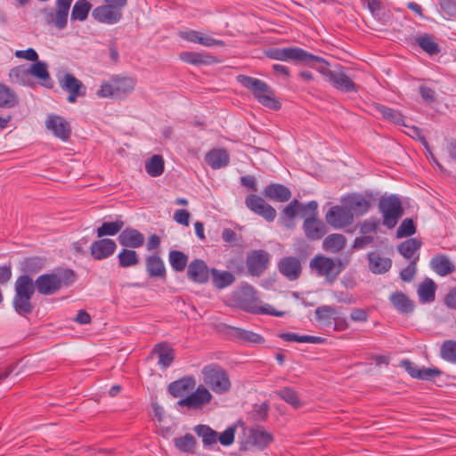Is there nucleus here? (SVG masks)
I'll use <instances>...</instances> for the list:
<instances>
[{
  "mask_svg": "<svg viewBox=\"0 0 456 456\" xmlns=\"http://www.w3.org/2000/svg\"><path fill=\"white\" fill-rule=\"evenodd\" d=\"M234 298L238 305L252 314H263L273 316H283L284 312L276 311L268 304H263L257 296L256 290L250 285H244L234 292Z\"/></svg>",
  "mask_w": 456,
  "mask_h": 456,
  "instance_id": "obj_1",
  "label": "nucleus"
},
{
  "mask_svg": "<svg viewBox=\"0 0 456 456\" xmlns=\"http://www.w3.org/2000/svg\"><path fill=\"white\" fill-rule=\"evenodd\" d=\"M136 84L134 77L115 75L101 85L96 94L101 98L124 100L134 92Z\"/></svg>",
  "mask_w": 456,
  "mask_h": 456,
  "instance_id": "obj_2",
  "label": "nucleus"
},
{
  "mask_svg": "<svg viewBox=\"0 0 456 456\" xmlns=\"http://www.w3.org/2000/svg\"><path fill=\"white\" fill-rule=\"evenodd\" d=\"M237 80L250 90L255 98L265 107L274 110L281 108V103L276 99L274 92L265 82L245 75L238 76Z\"/></svg>",
  "mask_w": 456,
  "mask_h": 456,
  "instance_id": "obj_3",
  "label": "nucleus"
},
{
  "mask_svg": "<svg viewBox=\"0 0 456 456\" xmlns=\"http://www.w3.org/2000/svg\"><path fill=\"white\" fill-rule=\"evenodd\" d=\"M204 386L217 395L228 393L232 383L227 371L216 363H210L201 369Z\"/></svg>",
  "mask_w": 456,
  "mask_h": 456,
  "instance_id": "obj_4",
  "label": "nucleus"
},
{
  "mask_svg": "<svg viewBox=\"0 0 456 456\" xmlns=\"http://www.w3.org/2000/svg\"><path fill=\"white\" fill-rule=\"evenodd\" d=\"M12 305L15 312L20 315L30 314L33 310L31 298L35 293L33 280L28 275H20L15 281Z\"/></svg>",
  "mask_w": 456,
  "mask_h": 456,
  "instance_id": "obj_5",
  "label": "nucleus"
},
{
  "mask_svg": "<svg viewBox=\"0 0 456 456\" xmlns=\"http://www.w3.org/2000/svg\"><path fill=\"white\" fill-rule=\"evenodd\" d=\"M316 61L322 64L320 66H314V68L336 89L344 93L356 91L355 84L344 73L342 67L337 66L335 69H330L323 59L322 61Z\"/></svg>",
  "mask_w": 456,
  "mask_h": 456,
  "instance_id": "obj_6",
  "label": "nucleus"
},
{
  "mask_svg": "<svg viewBox=\"0 0 456 456\" xmlns=\"http://www.w3.org/2000/svg\"><path fill=\"white\" fill-rule=\"evenodd\" d=\"M71 276H74L71 271L42 274L35 281L34 287L42 295H53L63 285H68L65 280Z\"/></svg>",
  "mask_w": 456,
  "mask_h": 456,
  "instance_id": "obj_7",
  "label": "nucleus"
},
{
  "mask_svg": "<svg viewBox=\"0 0 456 456\" xmlns=\"http://www.w3.org/2000/svg\"><path fill=\"white\" fill-rule=\"evenodd\" d=\"M379 207L383 216V224L389 229L394 228L403 213L400 200L395 195L382 198Z\"/></svg>",
  "mask_w": 456,
  "mask_h": 456,
  "instance_id": "obj_8",
  "label": "nucleus"
},
{
  "mask_svg": "<svg viewBox=\"0 0 456 456\" xmlns=\"http://www.w3.org/2000/svg\"><path fill=\"white\" fill-rule=\"evenodd\" d=\"M267 54L271 59L281 61H295L311 63L314 61H322V58L313 55L299 47L272 49Z\"/></svg>",
  "mask_w": 456,
  "mask_h": 456,
  "instance_id": "obj_9",
  "label": "nucleus"
},
{
  "mask_svg": "<svg viewBox=\"0 0 456 456\" xmlns=\"http://www.w3.org/2000/svg\"><path fill=\"white\" fill-rule=\"evenodd\" d=\"M310 267L319 276L324 277L328 281H333L342 271L340 262L324 256H316L310 262Z\"/></svg>",
  "mask_w": 456,
  "mask_h": 456,
  "instance_id": "obj_10",
  "label": "nucleus"
},
{
  "mask_svg": "<svg viewBox=\"0 0 456 456\" xmlns=\"http://www.w3.org/2000/svg\"><path fill=\"white\" fill-rule=\"evenodd\" d=\"M213 400L211 391L204 385H200L194 391L178 401V405L188 409L200 410L208 405Z\"/></svg>",
  "mask_w": 456,
  "mask_h": 456,
  "instance_id": "obj_11",
  "label": "nucleus"
},
{
  "mask_svg": "<svg viewBox=\"0 0 456 456\" xmlns=\"http://www.w3.org/2000/svg\"><path fill=\"white\" fill-rule=\"evenodd\" d=\"M326 222L336 229L348 226L354 221V215L347 207H331L325 216Z\"/></svg>",
  "mask_w": 456,
  "mask_h": 456,
  "instance_id": "obj_12",
  "label": "nucleus"
},
{
  "mask_svg": "<svg viewBox=\"0 0 456 456\" xmlns=\"http://www.w3.org/2000/svg\"><path fill=\"white\" fill-rule=\"evenodd\" d=\"M245 204L248 209L262 216L267 222H273L276 217L275 209L256 194L248 195L245 200Z\"/></svg>",
  "mask_w": 456,
  "mask_h": 456,
  "instance_id": "obj_13",
  "label": "nucleus"
},
{
  "mask_svg": "<svg viewBox=\"0 0 456 456\" xmlns=\"http://www.w3.org/2000/svg\"><path fill=\"white\" fill-rule=\"evenodd\" d=\"M92 16L99 22L113 25L121 20L122 11L110 4H105L94 8Z\"/></svg>",
  "mask_w": 456,
  "mask_h": 456,
  "instance_id": "obj_14",
  "label": "nucleus"
},
{
  "mask_svg": "<svg viewBox=\"0 0 456 456\" xmlns=\"http://www.w3.org/2000/svg\"><path fill=\"white\" fill-rule=\"evenodd\" d=\"M269 254L264 250H254L248 255L247 267L253 276H259L268 266Z\"/></svg>",
  "mask_w": 456,
  "mask_h": 456,
  "instance_id": "obj_15",
  "label": "nucleus"
},
{
  "mask_svg": "<svg viewBox=\"0 0 456 456\" xmlns=\"http://www.w3.org/2000/svg\"><path fill=\"white\" fill-rule=\"evenodd\" d=\"M245 435L247 436L246 444L258 449L265 448L273 439L272 434L262 427L246 429Z\"/></svg>",
  "mask_w": 456,
  "mask_h": 456,
  "instance_id": "obj_16",
  "label": "nucleus"
},
{
  "mask_svg": "<svg viewBox=\"0 0 456 456\" xmlns=\"http://www.w3.org/2000/svg\"><path fill=\"white\" fill-rule=\"evenodd\" d=\"M196 379L192 376L183 377L168 386V392L175 398H184L196 387Z\"/></svg>",
  "mask_w": 456,
  "mask_h": 456,
  "instance_id": "obj_17",
  "label": "nucleus"
},
{
  "mask_svg": "<svg viewBox=\"0 0 456 456\" xmlns=\"http://www.w3.org/2000/svg\"><path fill=\"white\" fill-rule=\"evenodd\" d=\"M45 126L54 136L62 141H66L69 137L70 126L69 122L61 116L50 115L45 121Z\"/></svg>",
  "mask_w": 456,
  "mask_h": 456,
  "instance_id": "obj_18",
  "label": "nucleus"
},
{
  "mask_svg": "<svg viewBox=\"0 0 456 456\" xmlns=\"http://www.w3.org/2000/svg\"><path fill=\"white\" fill-rule=\"evenodd\" d=\"M117 248L115 241L111 239H100L92 243L91 256L95 260H102L112 256Z\"/></svg>",
  "mask_w": 456,
  "mask_h": 456,
  "instance_id": "obj_19",
  "label": "nucleus"
},
{
  "mask_svg": "<svg viewBox=\"0 0 456 456\" xmlns=\"http://www.w3.org/2000/svg\"><path fill=\"white\" fill-rule=\"evenodd\" d=\"M303 231L310 240H319L326 233L325 224L317 216H307L303 223Z\"/></svg>",
  "mask_w": 456,
  "mask_h": 456,
  "instance_id": "obj_20",
  "label": "nucleus"
},
{
  "mask_svg": "<svg viewBox=\"0 0 456 456\" xmlns=\"http://www.w3.org/2000/svg\"><path fill=\"white\" fill-rule=\"evenodd\" d=\"M180 37L183 39L202 45L204 46L212 47L216 45H224V42L216 38H213L209 36H206L201 32L187 29L179 32Z\"/></svg>",
  "mask_w": 456,
  "mask_h": 456,
  "instance_id": "obj_21",
  "label": "nucleus"
},
{
  "mask_svg": "<svg viewBox=\"0 0 456 456\" xmlns=\"http://www.w3.org/2000/svg\"><path fill=\"white\" fill-rule=\"evenodd\" d=\"M368 267L375 274L387 273L392 266L389 257L382 256L379 252L373 251L368 254Z\"/></svg>",
  "mask_w": 456,
  "mask_h": 456,
  "instance_id": "obj_22",
  "label": "nucleus"
},
{
  "mask_svg": "<svg viewBox=\"0 0 456 456\" xmlns=\"http://www.w3.org/2000/svg\"><path fill=\"white\" fill-rule=\"evenodd\" d=\"M120 245L127 248H140L144 243V236L138 230L134 228H126L118 235Z\"/></svg>",
  "mask_w": 456,
  "mask_h": 456,
  "instance_id": "obj_23",
  "label": "nucleus"
},
{
  "mask_svg": "<svg viewBox=\"0 0 456 456\" xmlns=\"http://www.w3.org/2000/svg\"><path fill=\"white\" fill-rule=\"evenodd\" d=\"M209 271L203 260L195 259L188 266V277L198 283H204L208 280Z\"/></svg>",
  "mask_w": 456,
  "mask_h": 456,
  "instance_id": "obj_24",
  "label": "nucleus"
},
{
  "mask_svg": "<svg viewBox=\"0 0 456 456\" xmlns=\"http://www.w3.org/2000/svg\"><path fill=\"white\" fill-rule=\"evenodd\" d=\"M229 160V154L224 149H213L205 156L206 163L213 169L225 167Z\"/></svg>",
  "mask_w": 456,
  "mask_h": 456,
  "instance_id": "obj_25",
  "label": "nucleus"
},
{
  "mask_svg": "<svg viewBox=\"0 0 456 456\" xmlns=\"http://www.w3.org/2000/svg\"><path fill=\"white\" fill-rule=\"evenodd\" d=\"M280 272L289 280H296L301 272V265L297 258L287 256L279 263Z\"/></svg>",
  "mask_w": 456,
  "mask_h": 456,
  "instance_id": "obj_26",
  "label": "nucleus"
},
{
  "mask_svg": "<svg viewBox=\"0 0 456 456\" xmlns=\"http://www.w3.org/2000/svg\"><path fill=\"white\" fill-rule=\"evenodd\" d=\"M342 202L351 212L360 215L366 213L370 208V201L362 195H349L342 200Z\"/></svg>",
  "mask_w": 456,
  "mask_h": 456,
  "instance_id": "obj_27",
  "label": "nucleus"
},
{
  "mask_svg": "<svg viewBox=\"0 0 456 456\" xmlns=\"http://www.w3.org/2000/svg\"><path fill=\"white\" fill-rule=\"evenodd\" d=\"M389 300L393 306L402 314H411L414 309L413 302L403 292L391 294Z\"/></svg>",
  "mask_w": 456,
  "mask_h": 456,
  "instance_id": "obj_28",
  "label": "nucleus"
},
{
  "mask_svg": "<svg viewBox=\"0 0 456 456\" xmlns=\"http://www.w3.org/2000/svg\"><path fill=\"white\" fill-rule=\"evenodd\" d=\"M265 195L279 202L288 201L291 197L289 188L282 184L272 183L265 187Z\"/></svg>",
  "mask_w": 456,
  "mask_h": 456,
  "instance_id": "obj_29",
  "label": "nucleus"
},
{
  "mask_svg": "<svg viewBox=\"0 0 456 456\" xmlns=\"http://www.w3.org/2000/svg\"><path fill=\"white\" fill-rule=\"evenodd\" d=\"M9 80L12 84L29 86L32 83L28 67L19 65L12 68L9 72Z\"/></svg>",
  "mask_w": 456,
  "mask_h": 456,
  "instance_id": "obj_30",
  "label": "nucleus"
},
{
  "mask_svg": "<svg viewBox=\"0 0 456 456\" xmlns=\"http://www.w3.org/2000/svg\"><path fill=\"white\" fill-rule=\"evenodd\" d=\"M436 285L430 278H426L418 288V296L421 303H430L435 300Z\"/></svg>",
  "mask_w": 456,
  "mask_h": 456,
  "instance_id": "obj_31",
  "label": "nucleus"
},
{
  "mask_svg": "<svg viewBox=\"0 0 456 456\" xmlns=\"http://www.w3.org/2000/svg\"><path fill=\"white\" fill-rule=\"evenodd\" d=\"M430 266L440 276H445L454 271L453 264L443 255L434 256L430 261Z\"/></svg>",
  "mask_w": 456,
  "mask_h": 456,
  "instance_id": "obj_32",
  "label": "nucleus"
},
{
  "mask_svg": "<svg viewBox=\"0 0 456 456\" xmlns=\"http://www.w3.org/2000/svg\"><path fill=\"white\" fill-rule=\"evenodd\" d=\"M346 245V239L343 234L332 233L328 235L322 242L324 250L338 253L341 251Z\"/></svg>",
  "mask_w": 456,
  "mask_h": 456,
  "instance_id": "obj_33",
  "label": "nucleus"
},
{
  "mask_svg": "<svg viewBox=\"0 0 456 456\" xmlns=\"http://www.w3.org/2000/svg\"><path fill=\"white\" fill-rule=\"evenodd\" d=\"M146 270L150 277H163L166 273L165 264L157 255H151L145 260Z\"/></svg>",
  "mask_w": 456,
  "mask_h": 456,
  "instance_id": "obj_34",
  "label": "nucleus"
},
{
  "mask_svg": "<svg viewBox=\"0 0 456 456\" xmlns=\"http://www.w3.org/2000/svg\"><path fill=\"white\" fill-rule=\"evenodd\" d=\"M316 320L324 327H331L337 315L336 309L331 305H322L314 311Z\"/></svg>",
  "mask_w": 456,
  "mask_h": 456,
  "instance_id": "obj_35",
  "label": "nucleus"
},
{
  "mask_svg": "<svg viewBox=\"0 0 456 456\" xmlns=\"http://www.w3.org/2000/svg\"><path fill=\"white\" fill-rule=\"evenodd\" d=\"M19 102L16 93L8 86L0 83V107L11 109Z\"/></svg>",
  "mask_w": 456,
  "mask_h": 456,
  "instance_id": "obj_36",
  "label": "nucleus"
},
{
  "mask_svg": "<svg viewBox=\"0 0 456 456\" xmlns=\"http://www.w3.org/2000/svg\"><path fill=\"white\" fill-rule=\"evenodd\" d=\"M154 353L158 356L159 364L163 368L169 367L173 362L174 351L169 346L166 344L158 345L154 349Z\"/></svg>",
  "mask_w": 456,
  "mask_h": 456,
  "instance_id": "obj_37",
  "label": "nucleus"
},
{
  "mask_svg": "<svg viewBox=\"0 0 456 456\" xmlns=\"http://www.w3.org/2000/svg\"><path fill=\"white\" fill-rule=\"evenodd\" d=\"M164 168V159L160 155H153L145 162V170L152 177L160 176Z\"/></svg>",
  "mask_w": 456,
  "mask_h": 456,
  "instance_id": "obj_38",
  "label": "nucleus"
},
{
  "mask_svg": "<svg viewBox=\"0 0 456 456\" xmlns=\"http://www.w3.org/2000/svg\"><path fill=\"white\" fill-rule=\"evenodd\" d=\"M418 45L429 55L436 54L440 52L438 44L435 41L432 35L425 34L416 38Z\"/></svg>",
  "mask_w": 456,
  "mask_h": 456,
  "instance_id": "obj_39",
  "label": "nucleus"
},
{
  "mask_svg": "<svg viewBox=\"0 0 456 456\" xmlns=\"http://www.w3.org/2000/svg\"><path fill=\"white\" fill-rule=\"evenodd\" d=\"M45 265V260L42 257L33 256L26 258L21 263V271L24 275L35 274L38 273Z\"/></svg>",
  "mask_w": 456,
  "mask_h": 456,
  "instance_id": "obj_40",
  "label": "nucleus"
},
{
  "mask_svg": "<svg viewBox=\"0 0 456 456\" xmlns=\"http://www.w3.org/2000/svg\"><path fill=\"white\" fill-rule=\"evenodd\" d=\"M124 226V222L117 220L115 222H105L96 230V234L99 238L103 236H114L116 235Z\"/></svg>",
  "mask_w": 456,
  "mask_h": 456,
  "instance_id": "obj_41",
  "label": "nucleus"
},
{
  "mask_svg": "<svg viewBox=\"0 0 456 456\" xmlns=\"http://www.w3.org/2000/svg\"><path fill=\"white\" fill-rule=\"evenodd\" d=\"M169 263L175 272H183L188 263V256L182 251L171 250L168 256Z\"/></svg>",
  "mask_w": 456,
  "mask_h": 456,
  "instance_id": "obj_42",
  "label": "nucleus"
},
{
  "mask_svg": "<svg viewBox=\"0 0 456 456\" xmlns=\"http://www.w3.org/2000/svg\"><path fill=\"white\" fill-rule=\"evenodd\" d=\"M196 434L202 438L206 445H212L217 442V432L207 425H198L194 428Z\"/></svg>",
  "mask_w": 456,
  "mask_h": 456,
  "instance_id": "obj_43",
  "label": "nucleus"
},
{
  "mask_svg": "<svg viewBox=\"0 0 456 456\" xmlns=\"http://www.w3.org/2000/svg\"><path fill=\"white\" fill-rule=\"evenodd\" d=\"M376 110L383 118L388 120L395 125H404L403 117L398 110L386 107L384 105H378Z\"/></svg>",
  "mask_w": 456,
  "mask_h": 456,
  "instance_id": "obj_44",
  "label": "nucleus"
},
{
  "mask_svg": "<svg viewBox=\"0 0 456 456\" xmlns=\"http://www.w3.org/2000/svg\"><path fill=\"white\" fill-rule=\"evenodd\" d=\"M421 242L415 238L408 239L402 242L398 247V251L405 258L411 259L419 249Z\"/></svg>",
  "mask_w": 456,
  "mask_h": 456,
  "instance_id": "obj_45",
  "label": "nucleus"
},
{
  "mask_svg": "<svg viewBox=\"0 0 456 456\" xmlns=\"http://www.w3.org/2000/svg\"><path fill=\"white\" fill-rule=\"evenodd\" d=\"M91 4L87 0H78L75 3L71 11V20L83 21L90 11Z\"/></svg>",
  "mask_w": 456,
  "mask_h": 456,
  "instance_id": "obj_46",
  "label": "nucleus"
},
{
  "mask_svg": "<svg viewBox=\"0 0 456 456\" xmlns=\"http://www.w3.org/2000/svg\"><path fill=\"white\" fill-rule=\"evenodd\" d=\"M211 273L213 282L218 289H224L232 284L234 281V276L227 271L219 272L216 269H212Z\"/></svg>",
  "mask_w": 456,
  "mask_h": 456,
  "instance_id": "obj_47",
  "label": "nucleus"
},
{
  "mask_svg": "<svg viewBox=\"0 0 456 456\" xmlns=\"http://www.w3.org/2000/svg\"><path fill=\"white\" fill-rule=\"evenodd\" d=\"M119 265L121 267H130L138 264L139 257L137 253L133 249L124 248L118 255Z\"/></svg>",
  "mask_w": 456,
  "mask_h": 456,
  "instance_id": "obj_48",
  "label": "nucleus"
},
{
  "mask_svg": "<svg viewBox=\"0 0 456 456\" xmlns=\"http://www.w3.org/2000/svg\"><path fill=\"white\" fill-rule=\"evenodd\" d=\"M277 395L295 409H297L303 405V403L299 399L297 393L290 387H283L277 392Z\"/></svg>",
  "mask_w": 456,
  "mask_h": 456,
  "instance_id": "obj_49",
  "label": "nucleus"
},
{
  "mask_svg": "<svg viewBox=\"0 0 456 456\" xmlns=\"http://www.w3.org/2000/svg\"><path fill=\"white\" fill-rule=\"evenodd\" d=\"M30 77L41 80L43 82L50 79V75L47 69V64L44 61H36L28 67Z\"/></svg>",
  "mask_w": 456,
  "mask_h": 456,
  "instance_id": "obj_50",
  "label": "nucleus"
},
{
  "mask_svg": "<svg viewBox=\"0 0 456 456\" xmlns=\"http://www.w3.org/2000/svg\"><path fill=\"white\" fill-rule=\"evenodd\" d=\"M61 86L62 89L69 93L78 92L84 88L82 82L69 73L63 76Z\"/></svg>",
  "mask_w": 456,
  "mask_h": 456,
  "instance_id": "obj_51",
  "label": "nucleus"
},
{
  "mask_svg": "<svg viewBox=\"0 0 456 456\" xmlns=\"http://www.w3.org/2000/svg\"><path fill=\"white\" fill-rule=\"evenodd\" d=\"M441 356L443 359L450 362H456V341L447 340L444 341L441 346Z\"/></svg>",
  "mask_w": 456,
  "mask_h": 456,
  "instance_id": "obj_52",
  "label": "nucleus"
},
{
  "mask_svg": "<svg viewBox=\"0 0 456 456\" xmlns=\"http://www.w3.org/2000/svg\"><path fill=\"white\" fill-rule=\"evenodd\" d=\"M233 335L236 338L249 343L260 344L264 341L260 335L240 328L234 329Z\"/></svg>",
  "mask_w": 456,
  "mask_h": 456,
  "instance_id": "obj_53",
  "label": "nucleus"
},
{
  "mask_svg": "<svg viewBox=\"0 0 456 456\" xmlns=\"http://www.w3.org/2000/svg\"><path fill=\"white\" fill-rule=\"evenodd\" d=\"M175 446L182 452H191L195 445V439L192 435L186 434L182 437L174 439Z\"/></svg>",
  "mask_w": 456,
  "mask_h": 456,
  "instance_id": "obj_54",
  "label": "nucleus"
},
{
  "mask_svg": "<svg viewBox=\"0 0 456 456\" xmlns=\"http://www.w3.org/2000/svg\"><path fill=\"white\" fill-rule=\"evenodd\" d=\"M416 232L414 223L411 219H404L396 231L398 238H403L414 234Z\"/></svg>",
  "mask_w": 456,
  "mask_h": 456,
  "instance_id": "obj_55",
  "label": "nucleus"
},
{
  "mask_svg": "<svg viewBox=\"0 0 456 456\" xmlns=\"http://www.w3.org/2000/svg\"><path fill=\"white\" fill-rule=\"evenodd\" d=\"M236 427L230 426L220 435L217 434V441L224 446H229L233 444Z\"/></svg>",
  "mask_w": 456,
  "mask_h": 456,
  "instance_id": "obj_56",
  "label": "nucleus"
},
{
  "mask_svg": "<svg viewBox=\"0 0 456 456\" xmlns=\"http://www.w3.org/2000/svg\"><path fill=\"white\" fill-rule=\"evenodd\" d=\"M419 260V256H415L412 261L403 269L400 273V277L404 281H411L416 273V264Z\"/></svg>",
  "mask_w": 456,
  "mask_h": 456,
  "instance_id": "obj_57",
  "label": "nucleus"
},
{
  "mask_svg": "<svg viewBox=\"0 0 456 456\" xmlns=\"http://www.w3.org/2000/svg\"><path fill=\"white\" fill-rule=\"evenodd\" d=\"M379 221L377 218H369L363 221L360 225V232L362 234H370L378 229Z\"/></svg>",
  "mask_w": 456,
  "mask_h": 456,
  "instance_id": "obj_58",
  "label": "nucleus"
},
{
  "mask_svg": "<svg viewBox=\"0 0 456 456\" xmlns=\"http://www.w3.org/2000/svg\"><path fill=\"white\" fill-rule=\"evenodd\" d=\"M317 208H318V204L314 200L309 201L305 205L300 204V211L302 212L303 217L317 216V215H318Z\"/></svg>",
  "mask_w": 456,
  "mask_h": 456,
  "instance_id": "obj_59",
  "label": "nucleus"
},
{
  "mask_svg": "<svg viewBox=\"0 0 456 456\" xmlns=\"http://www.w3.org/2000/svg\"><path fill=\"white\" fill-rule=\"evenodd\" d=\"M15 57L19 59H24L30 61H37L38 54L33 48H28L27 50H17L14 53Z\"/></svg>",
  "mask_w": 456,
  "mask_h": 456,
  "instance_id": "obj_60",
  "label": "nucleus"
},
{
  "mask_svg": "<svg viewBox=\"0 0 456 456\" xmlns=\"http://www.w3.org/2000/svg\"><path fill=\"white\" fill-rule=\"evenodd\" d=\"M68 14V12L57 10L53 19L54 26L59 29L64 28L67 25Z\"/></svg>",
  "mask_w": 456,
  "mask_h": 456,
  "instance_id": "obj_61",
  "label": "nucleus"
},
{
  "mask_svg": "<svg viewBox=\"0 0 456 456\" xmlns=\"http://www.w3.org/2000/svg\"><path fill=\"white\" fill-rule=\"evenodd\" d=\"M180 58L190 64H200L203 62L202 55L193 52H183L180 54Z\"/></svg>",
  "mask_w": 456,
  "mask_h": 456,
  "instance_id": "obj_62",
  "label": "nucleus"
},
{
  "mask_svg": "<svg viewBox=\"0 0 456 456\" xmlns=\"http://www.w3.org/2000/svg\"><path fill=\"white\" fill-rule=\"evenodd\" d=\"M300 211V203L298 200H292L284 209L283 213L289 219H293L297 212Z\"/></svg>",
  "mask_w": 456,
  "mask_h": 456,
  "instance_id": "obj_63",
  "label": "nucleus"
},
{
  "mask_svg": "<svg viewBox=\"0 0 456 456\" xmlns=\"http://www.w3.org/2000/svg\"><path fill=\"white\" fill-rule=\"evenodd\" d=\"M439 4L449 16H456V2L454 0H439Z\"/></svg>",
  "mask_w": 456,
  "mask_h": 456,
  "instance_id": "obj_64",
  "label": "nucleus"
}]
</instances>
